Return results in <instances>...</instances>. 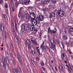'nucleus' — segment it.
Masks as SVG:
<instances>
[{
  "label": "nucleus",
  "instance_id": "obj_62",
  "mask_svg": "<svg viewBox=\"0 0 73 73\" xmlns=\"http://www.w3.org/2000/svg\"><path fill=\"white\" fill-rule=\"evenodd\" d=\"M63 69H65V66H64L63 67H62Z\"/></svg>",
  "mask_w": 73,
  "mask_h": 73
},
{
  "label": "nucleus",
  "instance_id": "obj_30",
  "mask_svg": "<svg viewBox=\"0 0 73 73\" xmlns=\"http://www.w3.org/2000/svg\"><path fill=\"white\" fill-rule=\"evenodd\" d=\"M52 32V30H51L50 29V28H48V33H51Z\"/></svg>",
  "mask_w": 73,
  "mask_h": 73
},
{
  "label": "nucleus",
  "instance_id": "obj_58",
  "mask_svg": "<svg viewBox=\"0 0 73 73\" xmlns=\"http://www.w3.org/2000/svg\"><path fill=\"white\" fill-rule=\"evenodd\" d=\"M31 9V6H29V7H28V9Z\"/></svg>",
  "mask_w": 73,
  "mask_h": 73
},
{
  "label": "nucleus",
  "instance_id": "obj_45",
  "mask_svg": "<svg viewBox=\"0 0 73 73\" xmlns=\"http://www.w3.org/2000/svg\"><path fill=\"white\" fill-rule=\"evenodd\" d=\"M13 34H15V30H14V29H13Z\"/></svg>",
  "mask_w": 73,
  "mask_h": 73
},
{
  "label": "nucleus",
  "instance_id": "obj_14",
  "mask_svg": "<svg viewBox=\"0 0 73 73\" xmlns=\"http://www.w3.org/2000/svg\"><path fill=\"white\" fill-rule=\"evenodd\" d=\"M2 26L3 29H1V28H2ZM0 29L2 31H4V26H3V25H2V24H1V25L0 24Z\"/></svg>",
  "mask_w": 73,
  "mask_h": 73
},
{
  "label": "nucleus",
  "instance_id": "obj_43",
  "mask_svg": "<svg viewBox=\"0 0 73 73\" xmlns=\"http://www.w3.org/2000/svg\"><path fill=\"white\" fill-rule=\"evenodd\" d=\"M70 34L72 35H73V31H70Z\"/></svg>",
  "mask_w": 73,
  "mask_h": 73
},
{
  "label": "nucleus",
  "instance_id": "obj_4",
  "mask_svg": "<svg viewBox=\"0 0 73 73\" xmlns=\"http://www.w3.org/2000/svg\"><path fill=\"white\" fill-rule=\"evenodd\" d=\"M44 17L41 15H39L37 17V20L41 21L44 20Z\"/></svg>",
  "mask_w": 73,
  "mask_h": 73
},
{
  "label": "nucleus",
  "instance_id": "obj_1",
  "mask_svg": "<svg viewBox=\"0 0 73 73\" xmlns=\"http://www.w3.org/2000/svg\"><path fill=\"white\" fill-rule=\"evenodd\" d=\"M50 41L51 44V46H50V43H49V45L50 48L52 49H56V45L54 44V39L53 38H51L50 40Z\"/></svg>",
  "mask_w": 73,
  "mask_h": 73
},
{
  "label": "nucleus",
  "instance_id": "obj_61",
  "mask_svg": "<svg viewBox=\"0 0 73 73\" xmlns=\"http://www.w3.org/2000/svg\"><path fill=\"white\" fill-rule=\"evenodd\" d=\"M71 5L72 7H73V2H72V3H71Z\"/></svg>",
  "mask_w": 73,
  "mask_h": 73
},
{
  "label": "nucleus",
  "instance_id": "obj_53",
  "mask_svg": "<svg viewBox=\"0 0 73 73\" xmlns=\"http://www.w3.org/2000/svg\"><path fill=\"white\" fill-rule=\"evenodd\" d=\"M61 57H62V59H63V60H64V57H62V56H61Z\"/></svg>",
  "mask_w": 73,
  "mask_h": 73
},
{
  "label": "nucleus",
  "instance_id": "obj_21",
  "mask_svg": "<svg viewBox=\"0 0 73 73\" xmlns=\"http://www.w3.org/2000/svg\"><path fill=\"white\" fill-rule=\"evenodd\" d=\"M15 1L16 6L17 7L19 5V2H17V0H15Z\"/></svg>",
  "mask_w": 73,
  "mask_h": 73
},
{
  "label": "nucleus",
  "instance_id": "obj_35",
  "mask_svg": "<svg viewBox=\"0 0 73 73\" xmlns=\"http://www.w3.org/2000/svg\"><path fill=\"white\" fill-rule=\"evenodd\" d=\"M31 41L32 42H33V43H34L36 45H37V43H36V42L34 40H31Z\"/></svg>",
  "mask_w": 73,
  "mask_h": 73
},
{
  "label": "nucleus",
  "instance_id": "obj_54",
  "mask_svg": "<svg viewBox=\"0 0 73 73\" xmlns=\"http://www.w3.org/2000/svg\"><path fill=\"white\" fill-rule=\"evenodd\" d=\"M6 11H7V15H8V10L7 9L6 10Z\"/></svg>",
  "mask_w": 73,
  "mask_h": 73
},
{
  "label": "nucleus",
  "instance_id": "obj_38",
  "mask_svg": "<svg viewBox=\"0 0 73 73\" xmlns=\"http://www.w3.org/2000/svg\"><path fill=\"white\" fill-rule=\"evenodd\" d=\"M12 10L13 12H15V8L14 7H12Z\"/></svg>",
  "mask_w": 73,
  "mask_h": 73
},
{
  "label": "nucleus",
  "instance_id": "obj_3",
  "mask_svg": "<svg viewBox=\"0 0 73 73\" xmlns=\"http://www.w3.org/2000/svg\"><path fill=\"white\" fill-rule=\"evenodd\" d=\"M27 27V24L26 23H25L22 24L21 26V32H24L25 29V28Z\"/></svg>",
  "mask_w": 73,
  "mask_h": 73
},
{
  "label": "nucleus",
  "instance_id": "obj_37",
  "mask_svg": "<svg viewBox=\"0 0 73 73\" xmlns=\"http://www.w3.org/2000/svg\"><path fill=\"white\" fill-rule=\"evenodd\" d=\"M32 52L33 54H36V52H35V51L34 50H32Z\"/></svg>",
  "mask_w": 73,
  "mask_h": 73
},
{
  "label": "nucleus",
  "instance_id": "obj_9",
  "mask_svg": "<svg viewBox=\"0 0 73 73\" xmlns=\"http://www.w3.org/2000/svg\"><path fill=\"white\" fill-rule=\"evenodd\" d=\"M18 17L21 19H24V16L23 15V13H19Z\"/></svg>",
  "mask_w": 73,
  "mask_h": 73
},
{
  "label": "nucleus",
  "instance_id": "obj_2",
  "mask_svg": "<svg viewBox=\"0 0 73 73\" xmlns=\"http://www.w3.org/2000/svg\"><path fill=\"white\" fill-rule=\"evenodd\" d=\"M55 12L56 15H58L60 17H62L64 16V13H63V11L62 10H60L59 11H58L57 10H56Z\"/></svg>",
  "mask_w": 73,
  "mask_h": 73
},
{
  "label": "nucleus",
  "instance_id": "obj_47",
  "mask_svg": "<svg viewBox=\"0 0 73 73\" xmlns=\"http://www.w3.org/2000/svg\"><path fill=\"white\" fill-rule=\"evenodd\" d=\"M68 70H69V73H70L71 72V70L70 69V68H68Z\"/></svg>",
  "mask_w": 73,
  "mask_h": 73
},
{
  "label": "nucleus",
  "instance_id": "obj_41",
  "mask_svg": "<svg viewBox=\"0 0 73 73\" xmlns=\"http://www.w3.org/2000/svg\"><path fill=\"white\" fill-rule=\"evenodd\" d=\"M18 71H19L20 72H21V69L20 68V67H19V68H18Z\"/></svg>",
  "mask_w": 73,
  "mask_h": 73
},
{
  "label": "nucleus",
  "instance_id": "obj_52",
  "mask_svg": "<svg viewBox=\"0 0 73 73\" xmlns=\"http://www.w3.org/2000/svg\"><path fill=\"white\" fill-rule=\"evenodd\" d=\"M61 66L62 67V68L63 67V66H64V65L63 64H62L61 65Z\"/></svg>",
  "mask_w": 73,
  "mask_h": 73
},
{
  "label": "nucleus",
  "instance_id": "obj_22",
  "mask_svg": "<svg viewBox=\"0 0 73 73\" xmlns=\"http://www.w3.org/2000/svg\"><path fill=\"white\" fill-rule=\"evenodd\" d=\"M6 62L8 65H9V61L8 60V57L7 56L6 58Z\"/></svg>",
  "mask_w": 73,
  "mask_h": 73
},
{
  "label": "nucleus",
  "instance_id": "obj_6",
  "mask_svg": "<svg viewBox=\"0 0 73 73\" xmlns=\"http://www.w3.org/2000/svg\"><path fill=\"white\" fill-rule=\"evenodd\" d=\"M31 16L29 15H26V16L25 17L26 20L27 21H29L30 20V19H31Z\"/></svg>",
  "mask_w": 73,
  "mask_h": 73
},
{
  "label": "nucleus",
  "instance_id": "obj_34",
  "mask_svg": "<svg viewBox=\"0 0 73 73\" xmlns=\"http://www.w3.org/2000/svg\"><path fill=\"white\" fill-rule=\"evenodd\" d=\"M41 36H42V33H40L39 34V39L41 40Z\"/></svg>",
  "mask_w": 73,
  "mask_h": 73
},
{
  "label": "nucleus",
  "instance_id": "obj_59",
  "mask_svg": "<svg viewBox=\"0 0 73 73\" xmlns=\"http://www.w3.org/2000/svg\"><path fill=\"white\" fill-rule=\"evenodd\" d=\"M46 11V9H43V11L45 12Z\"/></svg>",
  "mask_w": 73,
  "mask_h": 73
},
{
  "label": "nucleus",
  "instance_id": "obj_12",
  "mask_svg": "<svg viewBox=\"0 0 73 73\" xmlns=\"http://www.w3.org/2000/svg\"><path fill=\"white\" fill-rule=\"evenodd\" d=\"M63 39L64 40H66L68 39V37L66 34H64L63 36Z\"/></svg>",
  "mask_w": 73,
  "mask_h": 73
},
{
  "label": "nucleus",
  "instance_id": "obj_56",
  "mask_svg": "<svg viewBox=\"0 0 73 73\" xmlns=\"http://www.w3.org/2000/svg\"><path fill=\"white\" fill-rule=\"evenodd\" d=\"M36 60H37V61H38V60H39L38 58L36 57Z\"/></svg>",
  "mask_w": 73,
  "mask_h": 73
},
{
  "label": "nucleus",
  "instance_id": "obj_18",
  "mask_svg": "<svg viewBox=\"0 0 73 73\" xmlns=\"http://www.w3.org/2000/svg\"><path fill=\"white\" fill-rule=\"evenodd\" d=\"M58 69H59V72H63V69H62V67L61 66H59V67L58 68Z\"/></svg>",
  "mask_w": 73,
  "mask_h": 73
},
{
  "label": "nucleus",
  "instance_id": "obj_33",
  "mask_svg": "<svg viewBox=\"0 0 73 73\" xmlns=\"http://www.w3.org/2000/svg\"><path fill=\"white\" fill-rule=\"evenodd\" d=\"M69 32H73V28L71 27L69 29Z\"/></svg>",
  "mask_w": 73,
  "mask_h": 73
},
{
  "label": "nucleus",
  "instance_id": "obj_39",
  "mask_svg": "<svg viewBox=\"0 0 73 73\" xmlns=\"http://www.w3.org/2000/svg\"><path fill=\"white\" fill-rule=\"evenodd\" d=\"M52 4L50 3L49 5L48 6V7H49V8H51L52 7Z\"/></svg>",
  "mask_w": 73,
  "mask_h": 73
},
{
  "label": "nucleus",
  "instance_id": "obj_57",
  "mask_svg": "<svg viewBox=\"0 0 73 73\" xmlns=\"http://www.w3.org/2000/svg\"><path fill=\"white\" fill-rule=\"evenodd\" d=\"M52 15H51L49 16L50 18H52Z\"/></svg>",
  "mask_w": 73,
  "mask_h": 73
},
{
  "label": "nucleus",
  "instance_id": "obj_7",
  "mask_svg": "<svg viewBox=\"0 0 73 73\" xmlns=\"http://www.w3.org/2000/svg\"><path fill=\"white\" fill-rule=\"evenodd\" d=\"M17 55L18 58L19 60L20 64H23V63L22 62V61H21V57H20V56L19 54H17Z\"/></svg>",
  "mask_w": 73,
  "mask_h": 73
},
{
  "label": "nucleus",
  "instance_id": "obj_55",
  "mask_svg": "<svg viewBox=\"0 0 73 73\" xmlns=\"http://www.w3.org/2000/svg\"><path fill=\"white\" fill-rule=\"evenodd\" d=\"M13 63L14 64H15V60H13Z\"/></svg>",
  "mask_w": 73,
  "mask_h": 73
},
{
  "label": "nucleus",
  "instance_id": "obj_28",
  "mask_svg": "<svg viewBox=\"0 0 73 73\" xmlns=\"http://www.w3.org/2000/svg\"><path fill=\"white\" fill-rule=\"evenodd\" d=\"M31 62L32 63V64L34 65V66H36V64H35V62L33 61V60H31Z\"/></svg>",
  "mask_w": 73,
  "mask_h": 73
},
{
  "label": "nucleus",
  "instance_id": "obj_31",
  "mask_svg": "<svg viewBox=\"0 0 73 73\" xmlns=\"http://www.w3.org/2000/svg\"><path fill=\"white\" fill-rule=\"evenodd\" d=\"M19 4H23V0H19Z\"/></svg>",
  "mask_w": 73,
  "mask_h": 73
},
{
  "label": "nucleus",
  "instance_id": "obj_5",
  "mask_svg": "<svg viewBox=\"0 0 73 73\" xmlns=\"http://www.w3.org/2000/svg\"><path fill=\"white\" fill-rule=\"evenodd\" d=\"M32 23L33 25L34 26L36 25L37 24L40 23V21L39 20L37 19H36L35 21H33L32 22Z\"/></svg>",
  "mask_w": 73,
  "mask_h": 73
},
{
  "label": "nucleus",
  "instance_id": "obj_46",
  "mask_svg": "<svg viewBox=\"0 0 73 73\" xmlns=\"http://www.w3.org/2000/svg\"><path fill=\"white\" fill-rule=\"evenodd\" d=\"M27 70L29 72H31V69H30V68H28Z\"/></svg>",
  "mask_w": 73,
  "mask_h": 73
},
{
  "label": "nucleus",
  "instance_id": "obj_29",
  "mask_svg": "<svg viewBox=\"0 0 73 73\" xmlns=\"http://www.w3.org/2000/svg\"><path fill=\"white\" fill-rule=\"evenodd\" d=\"M22 10H23V8H22V7L20 8L19 10V13H21V12H22Z\"/></svg>",
  "mask_w": 73,
  "mask_h": 73
},
{
  "label": "nucleus",
  "instance_id": "obj_63",
  "mask_svg": "<svg viewBox=\"0 0 73 73\" xmlns=\"http://www.w3.org/2000/svg\"><path fill=\"white\" fill-rule=\"evenodd\" d=\"M11 6H12V7H13V3H11Z\"/></svg>",
  "mask_w": 73,
  "mask_h": 73
},
{
  "label": "nucleus",
  "instance_id": "obj_42",
  "mask_svg": "<svg viewBox=\"0 0 73 73\" xmlns=\"http://www.w3.org/2000/svg\"><path fill=\"white\" fill-rule=\"evenodd\" d=\"M1 66H3V67L5 68V64L4 63V64H3V65L1 64Z\"/></svg>",
  "mask_w": 73,
  "mask_h": 73
},
{
  "label": "nucleus",
  "instance_id": "obj_48",
  "mask_svg": "<svg viewBox=\"0 0 73 73\" xmlns=\"http://www.w3.org/2000/svg\"><path fill=\"white\" fill-rule=\"evenodd\" d=\"M5 34L4 35V36L5 37V38H6L7 37V35L6 34V33L5 32Z\"/></svg>",
  "mask_w": 73,
  "mask_h": 73
},
{
  "label": "nucleus",
  "instance_id": "obj_40",
  "mask_svg": "<svg viewBox=\"0 0 73 73\" xmlns=\"http://www.w3.org/2000/svg\"><path fill=\"white\" fill-rule=\"evenodd\" d=\"M10 56L11 57H13V55H12V53H10Z\"/></svg>",
  "mask_w": 73,
  "mask_h": 73
},
{
  "label": "nucleus",
  "instance_id": "obj_36",
  "mask_svg": "<svg viewBox=\"0 0 73 73\" xmlns=\"http://www.w3.org/2000/svg\"><path fill=\"white\" fill-rule=\"evenodd\" d=\"M5 7L6 8H8V4L7 3L5 4Z\"/></svg>",
  "mask_w": 73,
  "mask_h": 73
},
{
  "label": "nucleus",
  "instance_id": "obj_26",
  "mask_svg": "<svg viewBox=\"0 0 73 73\" xmlns=\"http://www.w3.org/2000/svg\"><path fill=\"white\" fill-rule=\"evenodd\" d=\"M13 71L14 73H18L17 71V69L14 68L13 70Z\"/></svg>",
  "mask_w": 73,
  "mask_h": 73
},
{
  "label": "nucleus",
  "instance_id": "obj_15",
  "mask_svg": "<svg viewBox=\"0 0 73 73\" xmlns=\"http://www.w3.org/2000/svg\"><path fill=\"white\" fill-rule=\"evenodd\" d=\"M29 14L30 16L31 15H32V16H33L34 17H36V16H35V13H34L30 12Z\"/></svg>",
  "mask_w": 73,
  "mask_h": 73
},
{
  "label": "nucleus",
  "instance_id": "obj_60",
  "mask_svg": "<svg viewBox=\"0 0 73 73\" xmlns=\"http://www.w3.org/2000/svg\"><path fill=\"white\" fill-rule=\"evenodd\" d=\"M64 62L65 63H66V64H67V61H66L64 60Z\"/></svg>",
  "mask_w": 73,
  "mask_h": 73
},
{
  "label": "nucleus",
  "instance_id": "obj_8",
  "mask_svg": "<svg viewBox=\"0 0 73 73\" xmlns=\"http://www.w3.org/2000/svg\"><path fill=\"white\" fill-rule=\"evenodd\" d=\"M27 42L28 45V48L29 49H30L31 48V45H30V44H31V41H30V40H29V39H27Z\"/></svg>",
  "mask_w": 73,
  "mask_h": 73
},
{
  "label": "nucleus",
  "instance_id": "obj_51",
  "mask_svg": "<svg viewBox=\"0 0 73 73\" xmlns=\"http://www.w3.org/2000/svg\"><path fill=\"white\" fill-rule=\"evenodd\" d=\"M50 0H47V3L48 4L49 3V2H50Z\"/></svg>",
  "mask_w": 73,
  "mask_h": 73
},
{
  "label": "nucleus",
  "instance_id": "obj_44",
  "mask_svg": "<svg viewBox=\"0 0 73 73\" xmlns=\"http://www.w3.org/2000/svg\"><path fill=\"white\" fill-rule=\"evenodd\" d=\"M62 56L63 57H65V55L64 54V53H63L61 55V56Z\"/></svg>",
  "mask_w": 73,
  "mask_h": 73
},
{
  "label": "nucleus",
  "instance_id": "obj_23",
  "mask_svg": "<svg viewBox=\"0 0 73 73\" xmlns=\"http://www.w3.org/2000/svg\"><path fill=\"white\" fill-rule=\"evenodd\" d=\"M51 1L53 4H56L57 2V0H51Z\"/></svg>",
  "mask_w": 73,
  "mask_h": 73
},
{
  "label": "nucleus",
  "instance_id": "obj_50",
  "mask_svg": "<svg viewBox=\"0 0 73 73\" xmlns=\"http://www.w3.org/2000/svg\"><path fill=\"white\" fill-rule=\"evenodd\" d=\"M40 63L41 65H42V66H44V63Z\"/></svg>",
  "mask_w": 73,
  "mask_h": 73
},
{
  "label": "nucleus",
  "instance_id": "obj_32",
  "mask_svg": "<svg viewBox=\"0 0 73 73\" xmlns=\"http://www.w3.org/2000/svg\"><path fill=\"white\" fill-rule=\"evenodd\" d=\"M37 52H38V53L39 56V57H40L41 54H40V50H37Z\"/></svg>",
  "mask_w": 73,
  "mask_h": 73
},
{
  "label": "nucleus",
  "instance_id": "obj_49",
  "mask_svg": "<svg viewBox=\"0 0 73 73\" xmlns=\"http://www.w3.org/2000/svg\"><path fill=\"white\" fill-rule=\"evenodd\" d=\"M42 69H43V70H45V68H44V67L42 66Z\"/></svg>",
  "mask_w": 73,
  "mask_h": 73
},
{
  "label": "nucleus",
  "instance_id": "obj_64",
  "mask_svg": "<svg viewBox=\"0 0 73 73\" xmlns=\"http://www.w3.org/2000/svg\"><path fill=\"white\" fill-rule=\"evenodd\" d=\"M68 51L70 53H71V51H70V49H69V50H68Z\"/></svg>",
  "mask_w": 73,
  "mask_h": 73
},
{
  "label": "nucleus",
  "instance_id": "obj_24",
  "mask_svg": "<svg viewBox=\"0 0 73 73\" xmlns=\"http://www.w3.org/2000/svg\"><path fill=\"white\" fill-rule=\"evenodd\" d=\"M14 39L16 42H17L18 41V37L17 36H15L14 37Z\"/></svg>",
  "mask_w": 73,
  "mask_h": 73
},
{
  "label": "nucleus",
  "instance_id": "obj_27",
  "mask_svg": "<svg viewBox=\"0 0 73 73\" xmlns=\"http://www.w3.org/2000/svg\"><path fill=\"white\" fill-rule=\"evenodd\" d=\"M46 48H47V50L49 52V53H50V49L48 47L46 46Z\"/></svg>",
  "mask_w": 73,
  "mask_h": 73
},
{
  "label": "nucleus",
  "instance_id": "obj_20",
  "mask_svg": "<svg viewBox=\"0 0 73 73\" xmlns=\"http://www.w3.org/2000/svg\"><path fill=\"white\" fill-rule=\"evenodd\" d=\"M30 19H31V22H33V21H34V20L36 19V17H34V18H33L31 17Z\"/></svg>",
  "mask_w": 73,
  "mask_h": 73
},
{
  "label": "nucleus",
  "instance_id": "obj_17",
  "mask_svg": "<svg viewBox=\"0 0 73 73\" xmlns=\"http://www.w3.org/2000/svg\"><path fill=\"white\" fill-rule=\"evenodd\" d=\"M42 4H48L47 1L46 0L42 1Z\"/></svg>",
  "mask_w": 73,
  "mask_h": 73
},
{
  "label": "nucleus",
  "instance_id": "obj_13",
  "mask_svg": "<svg viewBox=\"0 0 73 73\" xmlns=\"http://www.w3.org/2000/svg\"><path fill=\"white\" fill-rule=\"evenodd\" d=\"M29 1H30L29 0V1L28 2V0H25L24 1L25 4L26 5H28V4H29Z\"/></svg>",
  "mask_w": 73,
  "mask_h": 73
},
{
  "label": "nucleus",
  "instance_id": "obj_11",
  "mask_svg": "<svg viewBox=\"0 0 73 73\" xmlns=\"http://www.w3.org/2000/svg\"><path fill=\"white\" fill-rule=\"evenodd\" d=\"M50 14L53 17H55V15H56V13L55 12V10L54 11V12H52L50 13Z\"/></svg>",
  "mask_w": 73,
  "mask_h": 73
},
{
  "label": "nucleus",
  "instance_id": "obj_16",
  "mask_svg": "<svg viewBox=\"0 0 73 73\" xmlns=\"http://www.w3.org/2000/svg\"><path fill=\"white\" fill-rule=\"evenodd\" d=\"M42 48V50H45V49H46L45 47V46H43V44H42L41 45V46L40 47V48Z\"/></svg>",
  "mask_w": 73,
  "mask_h": 73
},
{
  "label": "nucleus",
  "instance_id": "obj_25",
  "mask_svg": "<svg viewBox=\"0 0 73 73\" xmlns=\"http://www.w3.org/2000/svg\"><path fill=\"white\" fill-rule=\"evenodd\" d=\"M55 33H56V31L54 30H51V33H54V34H55Z\"/></svg>",
  "mask_w": 73,
  "mask_h": 73
},
{
  "label": "nucleus",
  "instance_id": "obj_10",
  "mask_svg": "<svg viewBox=\"0 0 73 73\" xmlns=\"http://www.w3.org/2000/svg\"><path fill=\"white\" fill-rule=\"evenodd\" d=\"M11 49L13 52L14 53V54H15V56L16 57H17V56H16V54L15 53V52H14V48L13 47V44L11 43Z\"/></svg>",
  "mask_w": 73,
  "mask_h": 73
},
{
  "label": "nucleus",
  "instance_id": "obj_19",
  "mask_svg": "<svg viewBox=\"0 0 73 73\" xmlns=\"http://www.w3.org/2000/svg\"><path fill=\"white\" fill-rule=\"evenodd\" d=\"M30 29L31 31H35V28L34 27H32V26L30 28Z\"/></svg>",
  "mask_w": 73,
  "mask_h": 73
}]
</instances>
